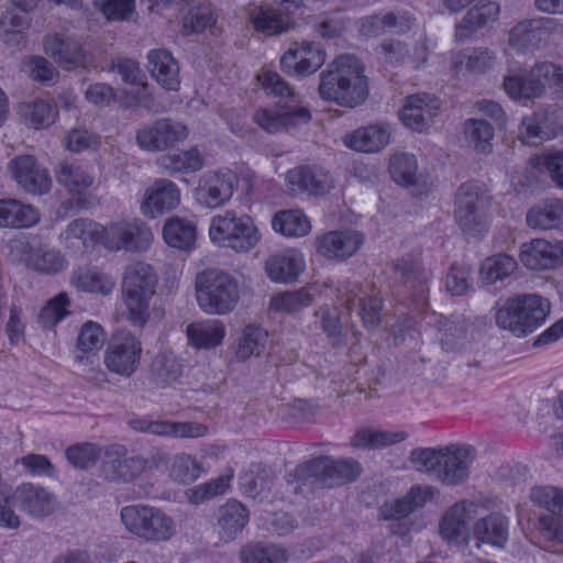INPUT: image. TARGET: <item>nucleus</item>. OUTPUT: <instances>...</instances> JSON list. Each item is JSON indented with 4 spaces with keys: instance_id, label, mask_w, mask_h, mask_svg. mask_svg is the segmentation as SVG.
Segmentation results:
<instances>
[{
    "instance_id": "60",
    "label": "nucleus",
    "mask_w": 563,
    "mask_h": 563,
    "mask_svg": "<svg viewBox=\"0 0 563 563\" xmlns=\"http://www.w3.org/2000/svg\"><path fill=\"white\" fill-rule=\"evenodd\" d=\"M490 58L488 51L467 49L452 57V69L457 76L466 71H482L489 65Z\"/></svg>"
},
{
    "instance_id": "57",
    "label": "nucleus",
    "mask_w": 563,
    "mask_h": 563,
    "mask_svg": "<svg viewBox=\"0 0 563 563\" xmlns=\"http://www.w3.org/2000/svg\"><path fill=\"white\" fill-rule=\"evenodd\" d=\"M256 81L258 87L267 95H272L280 99L286 98L290 101L296 100L297 95L294 88L275 70L262 68L256 76Z\"/></svg>"
},
{
    "instance_id": "2",
    "label": "nucleus",
    "mask_w": 563,
    "mask_h": 563,
    "mask_svg": "<svg viewBox=\"0 0 563 563\" xmlns=\"http://www.w3.org/2000/svg\"><path fill=\"white\" fill-rule=\"evenodd\" d=\"M364 63L352 54H340L319 75L318 93L324 101L355 108L368 97Z\"/></svg>"
},
{
    "instance_id": "53",
    "label": "nucleus",
    "mask_w": 563,
    "mask_h": 563,
    "mask_svg": "<svg viewBox=\"0 0 563 563\" xmlns=\"http://www.w3.org/2000/svg\"><path fill=\"white\" fill-rule=\"evenodd\" d=\"M319 467L330 485H340L353 481L360 474V464L351 460H333L323 457L319 461Z\"/></svg>"
},
{
    "instance_id": "37",
    "label": "nucleus",
    "mask_w": 563,
    "mask_h": 563,
    "mask_svg": "<svg viewBox=\"0 0 563 563\" xmlns=\"http://www.w3.org/2000/svg\"><path fill=\"white\" fill-rule=\"evenodd\" d=\"M492 112L486 111L485 117L467 119L463 124V141L476 154H489L493 147Z\"/></svg>"
},
{
    "instance_id": "25",
    "label": "nucleus",
    "mask_w": 563,
    "mask_h": 563,
    "mask_svg": "<svg viewBox=\"0 0 563 563\" xmlns=\"http://www.w3.org/2000/svg\"><path fill=\"white\" fill-rule=\"evenodd\" d=\"M391 133L388 123L376 122L345 133L342 143L355 152L378 153L389 144Z\"/></svg>"
},
{
    "instance_id": "30",
    "label": "nucleus",
    "mask_w": 563,
    "mask_h": 563,
    "mask_svg": "<svg viewBox=\"0 0 563 563\" xmlns=\"http://www.w3.org/2000/svg\"><path fill=\"white\" fill-rule=\"evenodd\" d=\"M13 497L20 508L34 518L45 517L56 507L55 497L44 487L32 483L18 486Z\"/></svg>"
},
{
    "instance_id": "47",
    "label": "nucleus",
    "mask_w": 563,
    "mask_h": 563,
    "mask_svg": "<svg viewBox=\"0 0 563 563\" xmlns=\"http://www.w3.org/2000/svg\"><path fill=\"white\" fill-rule=\"evenodd\" d=\"M56 180L74 195H80L93 185V176L78 163H62L55 172Z\"/></svg>"
},
{
    "instance_id": "21",
    "label": "nucleus",
    "mask_w": 563,
    "mask_h": 563,
    "mask_svg": "<svg viewBox=\"0 0 563 563\" xmlns=\"http://www.w3.org/2000/svg\"><path fill=\"white\" fill-rule=\"evenodd\" d=\"M475 459L476 450L470 444L451 443L443 446L440 481L446 485L465 483Z\"/></svg>"
},
{
    "instance_id": "48",
    "label": "nucleus",
    "mask_w": 563,
    "mask_h": 563,
    "mask_svg": "<svg viewBox=\"0 0 563 563\" xmlns=\"http://www.w3.org/2000/svg\"><path fill=\"white\" fill-rule=\"evenodd\" d=\"M242 563H287L288 551L274 543H247L240 551Z\"/></svg>"
},
{
    "instance_id": "9",
    "label": "nucleus",
    "mask_w": 563,
    "mask_h": 563,
    "mask_svg": "<svg viewBox=\"0 0 563 563\" xmlns=\"http://www.w3.org/2000/svg\"><path fill=\"white\" fill-rule=\"evenodd\" d=\"M277 4H260L251 10L249 18L255 31L265 35H278L288 32L296 25L302 14V0H274Z\"/></svg>"
},
{
    "instance_id": "15",
    "label": "nucleus",
    "mask_w": 563,
    "mask_h": 563,
    "mask_svg": "<svg viewBox=\"0 0 563 563\" xmlns=\"http://www.w3.org/2000/svg\"><path fill=\"white\" fill-rule=\"evenodd\" d=\"M263 269L266 277L274 284H296L307 269V262L300 249L287 246L269 254Z\"/></svg>"
},
{
    "instance_id": "34",
    "label": "nucleus",
    "mask_w": 563,
    "mask_h": 563,
    "mask_svg": "<svg viewBox=\"0 0 563 563\" xmlns=\"http://www.w3.org/2000/svg\"><path fill=\"white\" fill-rule=\"evenodd\" d=\"M434 496L431 487H412L405 496L386 501L379 509V516L386 520H398L422 507Z\"/></svg>"
},
{
    "instance_id": "3",
    "label": "nucleus",
    "mask_w": 563,
    "mask_h": 563,
    "mask_svg": "<svg viewBox=\"0 0 563 563\" xmlns=\"http://www.w3.org/2000/svg\"><path fill=\"white\" fill-rule=\"evenodd\" d=\"M245 295V284L228 269L209 267L194 278V296L207 316L225 317L234 312Z\"/></svg>"
},
{
    "instance_id": "14",
    "label": "nucleus",
    "mask_w": 563,
    "mask_h": 563,
    "mask_svg": "<svg viewBox=\"0 0 563 563\" xmlns=\"http://www.w3.org/2000/svg\"><path fill=\"white\" fill-rule=\"evenodd\" d=\"M9 257L14 263L24 264L30 269L42 274H57L65 269V256L54 249H34L24 239H14L9 244Z\"/></svg>"
},
{
    "instance_id": "32",
    "label": "nucleus",
    "mask_w": 563,
    "mask_h": 563,
    "mask_svg": "<svg viewBox=\"0 0 563 563\" xmlns=\"http://www.w3.org/2000/svg\"><path fill=\"white\" fill-rule=\"evenodd\" d=\"M147 67L152 77L166 90L176 91L180 86L179 67L172 53L155 48L147 54Z\"/></svg>"
},
{
    "instance_id": "52",
    "label": "nucleus",
    "mask_w": 563,
    "mask_h": 563,
    "mask_svg": "<svg viewBox=\"0 0 563 563\" xmlns=\"http://www.w3.org/2000/svg\"><path fill=\"white\" fill-rule=\"evenodd\" d=\"M217 19L214 8L208 2H200L188 11L183 21L181 32L186 35L202 33L212 29Z\"/></svg>"
},
{
    "instance_id": "33",
    "label": "nucleus",
    "mask_w": 563,
    "mask_h": 563,
    "mask_svg": "<svg viewBox=\"0 0 563 563\" xmlns=\"http://www.w3.org/2000/svg\"><path fill=\"white\" fill-rule=\"evenodd\" d=\"M70 284L82 292L108 296L115 287V278L98 266H82L74 271Z\"/></svg>"
},
{
    "instance_id": "6",
    "label": "nucleus",
    "mask_w": 563,
    "mask_h": 563,
    "mask_svg": "<svg viewBox=\"0 0 563 563\" xmlns=\"http://www.w3.org/2000/svg\"><path fill=\"white\" fill-rule=\"evenodd\" d=\"M551 310L550 301L537 294L509 298L495 314L496 323L521 338L543 323Z\"/></svg>"
},
{
    "instance_id": "51",
    "label": "nucleus",
    "mask_w": 563,
    "mask_h": 563,
    "mask_svg": "<svg viewBox=\"0 0 563 563\" xmlns=\"http://www.w3.org/2000/svg\"><path fill=\"white\" fill-rule=\"evenodd\" d=\"M29 25L27 18L16 13L12 7H5L0 13L1 38L10 47H15L22 43L23 32Z\"/></svg>"
},
{
    "instance_id": "16",
    "label": "nucleus",
    "mask_w": 563,
    "mask_h": 563,
    "mask_svg": "<svg viewBox=\"0 0 563 563\" xmlns=\"http://www.w3.org/2000/svg\"><path fill=\"white\" fill-rule=\"evenodd\" d=\"M8 174L27 194L43 195L52 186L47 168L40 165L32 155H19L8 163Z\"/></svg>"
},
{
    "instance_id": "11",
    "label": "nucleus",
    "mask_w": 563,
    "mask_h": 563,
    "mask_svg": "<svg viewBox=\"0 0 563 563\" xmlns=\"http://www.w3.org/2000/svg\"><path fill=\"white\" fill-rule=\"evenodd\" d=\"M328 54L319 42L302 41L289 46L279 58L284 74L296 79L314 75L327 62Z\"/></svg>"
},
{
    "instance_id": "20",
    "label": "nucleus",
    "mask_w": 563,
    "mask_h": 563,
    "mask_svg": "<svg viewBox=\"0 0 563 563\" xmlns=\"http://www.w3.org/2000/svg\"><path fill=\"white\" fill-rule=\"evenodd\" d=\"M441 107L440 100L429 93H417L405 99L399 120L408 129L423 133L432 126Z\"/></svg>"
},
{
    "instance_id": "43",
    "label": "nucleus",
    "mask_w": 563,
    "mask_h": 563,
    "mask_svg": "<svg viewBox=\"0 0 563 563\" xmlns=\"http://www.w3.org/2000/svg\"><path fill=\"white\" fill-rule=\"evenodd\" d=\"M103 472L112 481H137L141 486L148 485L152 470L147 462L141 457H130L123 461L107 462Z\"/></svg>"
},
{
    "instance_id": "63",
    "label": "nucleus",
    "mask_w": 563,
    "mask_h": 563,
    "mask_svg": "<svg viewBox=\"0 0 563 563\" xmlns=\"http://www.w3.org/2000/svg\"><path fill=\"white\" fill-rule=\"evenodd\" d=\"M65 147L75 153L86 150H97L100 145V136L82 128L69 131L64 137Z\"/></svg>"
},
{
    "instance_id": "55",
    "label": "nucleus",
    "mask_w": 563,
    "mask_h": 563,
    "mask_svg": "<svg viewBox=\"0 0 563 563\" xmlns=\"http://www.w3.org/2000/svg\"><path fill=\"white\" fill-rule=\"evenodd\" d=\"M529 164L549 176L555 187L563 190V151L544 152L529 159Z\"/></svg>"
},
{
    "instance_id": "17",
    "label": "nucleus",
    "mask_w": 563,
    "mask_h": 563,
    "mask_svg": "<svg viewBox=\"0 0 563 563\" xmlns=\"http://www.w3.org/2000/svg\"><path fill=\"white\" fill-rule=\"evenodd\" d=\"M531 503L543 511L528 519L529 525L540 528H563V488L558 486H534L530 489Z\"/></svg>"
},
{
    "instance_id": "4",
    "label": "nucleus",
    "mask_w": 563,
    "mask_h": 563,
    "mask_svg": "<svg viewBox=\"0 0 563 563\" xmlns=\"http://www.w3.org/2000/svg\"><path fill=\"white\" fill-rule=\"evenodd\" d=\"M157 285L158 276L151 264L136 261L124 267L121 282L122 318L132 327L143 329L151 321V301Z\"/></svg>"
},
{
    "instance_id": "49",
    "label": "nucleus",
    "mask_w": 563,
    "mask_h": 563,
    "mask_svg": "<svg viewBox=\"0 0 563 563\" xmlns=\"http://www.w3.org/2000/svg\"><path fill=\"white\" fill-rule=\"evenodd\" d=\"M118 73L121 79L131 86L132 96L122 101L124 107L146 106L143 100L146 95V85L139 65L134 60H123L118 65Z\"/></svg>"
},
{
    "instance_id": "24",
    "label": "nucleus",
    "mask_w": 563,
    "mask_h": 563,
    "mask_svg": "<svg viewBox=\"0 0 563 563\" xmlns=\"http://www.w3.org/2000/svg\"><path fill=\"white\" fill-rule=\"evenodd\" d=\"M520 261L529 269H553L563 264V242L534 239L520 247Z\"/></svg>"
},
{
    "instance_id": "22",
    "label": "nucleus",
    "mask_w": 563,
    "mask_h": 563,
    "mask_svg": "<svg viewBox=\"0 0 563 563\" xmlns=\"http://www.w3.org/2000/svg\"><path fill=\"white\" fill-rule=\"evenodd\" d=\"M311 119L310 111L296 104L280 106L278 110L271 108H260L253 114L254 122L268 133L290 131L302 124H307Z\"/></svg>"
},
{
    "instance_id": "8",
    "label": "nucleus",
    "mask_w": 563,
    "mask_h": 563,
    "mask_svg": "<svg viewBox=\"0 0 563 563\" xmlns=\"http://www.w3.org/2000/svg\"><path fill=\"white\" fill-rule=\"evenodd\" d=\"M236 185L238 176L231 168L209 169L199 176L192 198L201 208H221L231 201Z\"/></svg>"
},
{
    "instance_id": "26",
    "label": "nucleus",
    "mask_w": 563,
    "mask_h": 563,
    "mask_svg": "<svg viewBox=\"0 0 563 563\" xmlns=\"http://www.w3.org/2000/svg\"><path fill=\"white\" fill-rule=\"evenodd\" d=\"M162 239L170 249L191 251L197 243L198 224L191 217L172 214L163 222Z\"/></svg>"
},
{
    "instance_id": "42",
    "label": "nucleus",
    "mask_w": 563,
    "mask_h": 563,
    "mask_svg": "<svg viewBox=\"0 0 563 563\" xmlns=\"http://www.w3.org/2000/svg\"><path fill=\"white\" fill-rule=\"evenodd\" d=\"M549 31L540 20H531L518 23L509 33V46L517 52H529L538 48L547 42Z\"/></svg>"
},
{
    "instance_id": "54",
    "label": "nucleus",
    "mask_w": 563,
    "mask_h": 563,
    "mask_svg": "<svg viewBox=\"0 0 563 563\" xmlns=\"http://www.w3.org/2000/svg\"><path fill=\"white\" fill-rule=\"evenodd\" d=\"M267 332L258 325L249 324L243 328L235 346V355L240 360L257 356L264 350Z\"/></svg>"
},
{
    "instance_id": "35",
    "label": "nucleus",
    "mask_w": 563,
    "mask_h": 563,
    "mask_svg": "<svg viewBox=\"0 0 563 563\" xmlns=\"http://www.w3.org/2000/svg\"><path fill=\"white\" fill-rule=\"evenodd\" d=\"M156 164L170 175L189 174L202 169L206 165V157L197 146H191L165 153L157 157Z\"/></svg>"
},
{
    "instance_id": "39",
    "label": "nucleus",
    "mask_w": 563,
    "mask_h": 563,
    "mask_svg": "<svg viewBox=\"0 0 563 563\" xmlns=\"http://www.w3.org/2000/svg\"><path fill=\"white\" fill-rule=\"evenodd\" d=\"M121 520L125 528H169L173 520L161 509L148 505L122 508Z\"/></svg>"
},
{
    "instance_id": "1",
    "label": "nucleus",
    "mask_w": 563,
    "mask_h": 563,
    "mask_svg": "<svg viewBox=\"0 0 563 563\" xmlns=\"http://www.w3.org/2000/svg\"><path fill=\"white\" fill-rule=\"evenodd\" d=\"M152 241L151 229L137 219H120L104 225L90 219H77L60 234L66 247L81 245L86 250L102 247L110 252H144Z\"/></svg>"
},
{
    "instance_id": "7",
    "label": "nucleus",
    "mask_w": 563,
    "mask_h": 563,
    "mask_svg": "<svg viewBox=\"0 0 563 563\" xmlns=\"http://www.w3.org/2000/svg\"><path fill=\"white\" fill-rule=\"evenodd\" d=\"M547 85L555 87L563 97V66L552 62L536 63L529 70L505 77L503 88L515 100L540 98Z\"/></svg>"
},
{
    "instance_id": "61",
    "label": "nucleus",
    "mask_w": 563,
    "mask_h": 563,
    "mask_svg": "<svg viewBox=\"0 0 563 563\" xmlns=\"http://www.w3.org/2000/svg\"><path fill=\"white\" fill-rule=\"evenodd\" d=\"M92 3L110 21H129L135 12V0H92Z\"/></svg>"
},
{
    "instance_id": "10",
    "label": "nucleus",
    "mask_w": 563,
    "mask_h": 563,
    "mask_svg": "<svg viewBox=\"0 0 563 563\" xmlns=\"http://www.w3.org/2000/svg\"><path fill=\"white\" fill-rule=\"evenodd\" d=\"M142 351V342L135 333L128 329L118 330L104 351V366L112 374L130 377L141 363Z\"/></svg>"
},
{
    "instance_id": "58",
    "label": "nucleus",
    "mask_w": 563,
    "mask_h": 563,
    "mask_svg": "<svg viewBox=\"0 0 563 563\" xmlns=\"http://www.w3.org/2000/svg\"><path fill=\"white\" fill-rule=\"evenodd\" d=\"M152 372L157 380L169 385L180 377L183 365L173 352L163 351L155 356L152 363Z\"/></svg>"
},
{
    "instance_id": "46",
    "label": "nucleus",
    "mask_w": 563,
    "mask_h": 563,
    "mask_svg": "<svg viewBox=\"0 0 563 563\" xmlns=\"http://www.w3.org/2000/svg\"><path fill=\"white\" fill-rule=\"evenodd\" d=\"M19 112L23 122L35 130L51 126L58 117L57 107L43 99L22 102Z\"/></svg>"
},
{
    "instance_id": "59",
    "label": "nucleus",
    "mask_w": 563,
    "mask_h": 563,
    "mask_svg": "<svg viewBox=\"0 0 563 563\" xmlns=\"http://www.w3.org/2000/svg\"><path fill=\"white\" fill-rule=\"evenodd\" d=\"M479 507L473 503H457L443 514L440 528H461L470 526L479 516Z\"/></svg>"
},
{
    "instance_id": "41",
    "label": "nucleus",
    "mask_w": 563,
    "mask_h": 563,
    "mask_svg": "<svg viewBox=\"0 0 563 563\" xmlns=\"http://www.w3.org/2000/svg\"><path fill=\"white\" fill-rule=\"evenodd\" d=\"M106 340L103 328L95 322H85L78 332L74 357L78 363H89L101 351Z\"/></svg>"
},
{
    "instance_id": "38",
    "label": "nucleus",
    "mask_w": 563,
    "mask_h": 563,
    "mask_svg": "<svg viewBox=\"0 0 563 563\" xmlns=\"http://www.w3.org/2000/svg\"><path fill=\"white\" fill-rule=\"evenodd\" d=\"M272 230L287 239H300L312 231L311 219L301 209H285L275 212L271 220Z\"/></svg>"
},
{
    "instance_id": "13",
    "label": "nucleus",
    "mask_w": 563,
    "mask_h": 563,
    "mask_svg": "<svg viewBox=\"0 0 563 563\" xmlns=\"http://www.w3.org/2000/svg\"><path fill=\"white\" fill-rule=\"evenodd\" d=\"M183 191L168 178L154 179L143 191L140 212L150 220L172 213L181 206Z\"/></svg>"
},
{
    "instance_id": "27",
    "label": "nucleus",
    "mask_w": 563,
    "mask_h": 563,
    "mask_svg": "<svg viewBox=\"0 0 563 563\" xmlns=\"http://www.w3.org/2000/svg\"><path fill=\"white\" fill-rule=\"evenodd\" d=\"M562 129L561 111L556 107H548L534 112L522 121L521 136L527 143H538L555 137Z\"/></svg>"
},
{
    "instance_id": "31",
    "label": "nucleus",
    "mask_w": 563,
    "mask_h": 563,
    "mask_svg": "<svg viewBox=\"0 0 563 563\" xmlns=\"http://www.w3.org/2000/svg\"><path fill=\"white\" fill-rule=\"evenodd\" d=\"M130 427L136 431L172 438H202L209 432L207 426L199 422L130 420Z\"/></svg>"
},
{
    "instance_id": "19",
    "label": "nucleus",
    "mask_w": 563,
    "mask_h": 563,
    "mask_svg": "<svg viewBox=\"0 0 563 563\" xmlns=\"http://www.w3.org/2000/svg\"><path fill=\"white\" fill-rule=\"evenodd\" d=\"M318 255L331 261H346L356 254L364 244V235L357 230H334L316 238Z\"/></svg>"
},
{
    "instance_id": "45",
    "label": "nucleus",
    "mask_w": 563,
    "mask_h": 563,
    "mask_svg": "<svg viewBox=\"0 0 563 563\" xmlns=\"http://www.w3.org/2000/svg\"><path fill=\"white\" fill-rule=\"evenodd\" d=\"M407 437L404 430L365 428L354 433L351 445L355 449H382L400 443Z\"/></svg>"
},
{
    "instance_id": "28",
    "label": "nucleus",
    "mask_w": 563,
    "mask_h": 563,
    "mask_svg": "<svg viewBox=\"0 0 563 563\" xmlns=\"http://www.w3.org/2000/svg\"><path fill=\"white\" fill-rule=\"evenodd\" d=\"M286 181L294 194L310 196H323L333 187V179L327 172L302 166L289 170Z\"/></svg>"
},
{
    "instance_id": "12",
    "label": "nucleus",
    "mask_w": 563,
    "mask_h": 563,
    "mask_svg": "<svg viewBox=\"0 0 563 563\" xmlns=\"http://www.w3.org/2000/svg\"><path fill=\"white\" fill-rule=\"evenodd\" d=\"M188 135V126L183 122L161 119L140 125L135 141L143 151L164 152L187 140Z\"/></svg>"
},
{
    "instance_id": "64",
    "label": "nucleus",
    "mask_w": 563,
    "mask_h": 563,
    "mask_svg": "<svg viewBox=\"0 0 563 563\" xmlns=\"http://www.w3.org/2000/svg\"><path fill=\"white\" fill-rule=\"evenodd\" d=\"M22 69L35 80L52 82L56 80L58 71L42 56H31L23 60Z\"/></svg>"
},
{
    "instance_id": "44",
    "label": "nucleus",
    "mask_w": 563,
    "mask_h": 563,
    "mask_svg": "<svg viewBox=\"0 0 563 563\" xmlns=\"http://www.w3.org/2000/svg\"><path fill=\"white\" fill-rule=\"evenodd\" d=\"M314 299L311 286L295 290H280L269 298V309L276 313L296 314L308 308Z\"/></svg>"
},
{
    "instance_id": "40",
    "label": "nucleus",
    "mask_w": 563,
    "mask_h": 563,
    "mask_svg": "<svg viewBox=\"0 0 563 563\" xmlns=\"http://www.w3.org/2000/svg\"><path fill=\"white\" fill-rule=\"evenodd\" d=\"M532 229L552 230L563 228V199H545L530 208L526 216Z\"/></svg>"
},
{
    "instance_id": "36",
    "label": "nucleus",
    "mask_w": 563,
    "mask_h": 563,
    "mask_svg": "<svg viewBox=\"0 0 563 563\" xmlns=\"http://www.w3.org/2000/svg\"><path fill=\"white\" fill-rule=\"evenodd\" d=\"M41 220L40 211L16 199H0V228L29 229Z\"/></svg>"
},
{
    "instance_id": "50",
    "label": "nucleus",
    "mask_w": 563,
    "mask_h": 563,
    "mask_svg": "<svg viewBox=\"0 0 563 563\" xmlns=\"http://www.w3.org/2000/svg\"><path fill=\"white\" fill-rule=\"evenodd\" d=\"M391 179L404 187L416 186L419 181L418 162L413 154L396 153L389 159Z\"/></svg>"
},
{
    "instance_id": "62",
    "label": "nucleus",
    "mask_w": 563,
    "mask_h": 563,
    "mask_svg": "<svg viewBox=\"0 0 563 563\" xmlns=\"http://www.w3.org/2000/svg\"><path fill=\"white\" fill-rule=\"evenodd\" d=\"M443 448L418 449L411 453L413 466L420 471L434 475L440 479Z\"/></svg>"
},
{
    "instance_id": "56",
    "label": "nucleus",
    "mask_w": 563,
    "mask_h": 563,
    "mask_svg": "<svg viewBox=\"0 0 563 563\" xmlns=\"http://www.w3.org/2000/svg\"><path fill=\"white\" fill-rule=\"evenodd\" d=\"M69 298L65 292L51 298L41 309L37 321L44 329H53L69 313Z\"/></svg>"
},
{
    "instance_id": "5",
    "label": "nucleus",
    "mask_w": 563,
    "mask_h": 563,
    "mask_svg": "<svg viewBox=\"0 0 563 563\" xmlns=\"http://www.w3.org/2000/svg\"><path fill=\"white\" fill-rule=\"evenodd\" d=\"M208 238L212 245L247 254L262 241V232L249 214L227 210L210 218Z\"/></svg>"
},
{
    "instance_id": "18",
    "label": "nucleus",
    "mask_w": 563,
    "mask_h": 563,
    "mask_svg": "<svg viewBox=\"0 0 563 563\" xmlns=\"http://www.w3.org/2000/svg\"><path fill=\"white\" fill-rule=\"evenodd\" d=\"M43 47L63 68L73 70L91 64L92 58L82 45L65 32L49 33L44 37Z\"/></svg>"
},
{
    "instance_id": "29",
    "label": "nucleus",
    "mask_w": 563,
    "mask_h": 563,
    "mask_svg": "<svg viewBox=\"0 0 563 563\" xmlns=\"http://www.w3.org/2000/svg\"><path fill=\"white\" fill-rule=\"evenodd\" d=\"M187 343L198 351H211L220 346L227 335L224 323L219 319H200L186 327Z\"/></svg>"
},
{
    "instance_id": "23",
    "label": "nucleus",
    "mask_w": 563,
    "mask_h": 563,
    "mask_svg": "<svg viewBox=\"0 0 563 563\" xmlns=\"http://www.w3.org/2000/svg\"><path fill=\"white\" fill-rule=\"evenodd\" d=\"M454 205V217L463 231L473 232L482 224L485 199L477 185H462L456 191Z\"/></svg>"
}]
</instances>
